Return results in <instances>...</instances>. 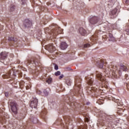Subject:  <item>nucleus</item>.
Instances as JSON below:
<instances>
[{"mask_svg":"<svg viewBox=\"0 0 129 129\" xmlns=\"http://www.w3.org/2000/svg\"><path fill=\"white\" fill-rule=\"evenodd\" d=\"M119 75L120 76V71L119 72Z\"/></svg>","mask_w":129,"mask_h":129,"instance_id":"39","label":"nucleus"},{"mask_svg":"<svg viewBox=\"0 0 129 129\" xmlns=\"http://www.w3.org/2000/svg\"><path fill=\"white\" fill-rule=\"evenodd\" d=\"M128 76V75H127V74L125 75V79H126V80H127V79H129V78H127Z\"/></svg>","mask_w":129,"mask_h":129,"instance_id":"33","label":"nucleus"},{"mask_svg":"<svg viewBox=\"0 0 129 129\" xmlns=\"http://www.w3.org/2000/svg\"><path fill=\"white\" fill-rule=\"evenodd\" d=\"M63 119L65 122V124L63 123H61V125H63V127H68V128H69V127H68V124H69V117L67 116H64L63 117Z\"/></svg>","mask_w":129,"mask_h":129,"instance_id":"7","label":"nucleus"},{"mask_svg":"<svg viewBox=\"0 0 129 129\" xmlns=\"http://www.w3.org/2000/svg\"><path fill=\"white\" fill-rule=\"evenodd\" d=\"M48 28H47V29H46V30H47V31H48Z\"/></svg>","mask_w":129,"mask_h":129,"instance_id":"43","label":"nucleus"},{"mask_svg":"<svg viewBox=\"0 0 129 129\" xmlns=\"http://www.w3.org/2000/svg\"><path fill=\"white\" fill-rule=\"evenodd\" d=\"M54 69L55 70H58V69H59V68L58 67V65H55L54 66Z\"/></svg>","mask_w":129,"mask_h":129,"instance_id":"31","label":"nucleus"},{"mask_svg":"<svg viewBox=\"0 0 129 129\" xmlns=\"http://www.w3.org/2000/svg\"><path fill=\"white\" fill-rule=\"evenodd\" d=\"M5 96H6V97H8V96H9V93L8 92H6Z\"/></svg>","mask_w":129,"mask_h":129,"instance_id":"35","label":"nucleus"},{"mask_svg":"<svg viewBox=\"0 0 129 129\" xmlns=\"http://www.w3.org/2000/svg\"><path fill=\"white\" fill-rule=\"evenodd\" d=\"M96 65L98 66V67H99V68L100 69H105V72H106V73H107V74H108V72H107V70L105 68H104V61L103 60H98V61H97L96 63Z\"/></svg>","mask_w":129,"mask_h":129,"instance_id":"4","label":"nucleus"},{"mask_svg":"<svg viewBox=\"0 0 129 129\" xmlns=\"http://www.w3.org/2000/svg\"><path fill=\"white\" fill-rule=\"evenodd\" d=\"M19 84L20 85L21 88H23L24 84H25V82L24 81H21Z\"/></svg>","mask_w":129,"mask_h":129,"instance_id":"22","label":"nucleus"},{"mask_svg":"<svg viewBox=\"0 0 129 129\" xmlns=\"http://www.w3.org/2000/svg\"><path fill=\"white\" fill-rule=\"evenodd\" d=\"M46 82H47V83H48V84H51V83L52 82V78H49L46 81Z\"/></svg>","mask_w":129,"mask_h":129,"instance_id":"21","label":"nucleus"},{"mask_svg":"<svg viewBox=\"0 0 129 129\" xmlns=\"http://www.w3.org/2000/svg\"><path fill=\"white\" fill-rule=\"evenodd\" d=\"M8 41H15V38L13 37H9Z\"/></svg>","mask_w":129,"mask_h":129,"instance_id":"24","label":"nucleus"},{"mask_svg":"<svg viewBox=\"0 0 129 129\" xmlns=\"http://www.w3.org/2000/svg\"><path fill=\"white\" fill-rule=\"evenodd\" d=\"M38 105V99L36 98H33L31 102L30 106L32 108H36Z\"/></svg>","mask_w":129,"mask_h":129,"instance_id":"5","label":"nucleus"},{"mask_svg":"<svg viewBox=\"0 0 129 129\" xmlns=\"http://www.w3.org/2000/svg\"><path fill=\"white\" fill-rule=\"evenodd\" d=\"M75 85H76V86H77V87H78L77 91H78V93H80V89H81V85H80V84L77 85V84H75Z\"/></svg>","mask_w":129,"mask_h":129,"instance_id":"18","label":"nucleus"},{"mask_svg":"<svg viewBox=\"0 0 129 129\" xmlns=\"http://www.w3.org/2000/svg\"><path fill=\"white\" fill-rule=\"evenodd\" d=\"M109 74L114 77V78H117L118 77V71L114 70H110V71L109 72Z\"/></svg>","mask_w":129,"mask_h":129,"instance_id":"6","label":"nucleus"},{"mask_svg":"<svg viewBox=\"0 0 129 129\" xmlns=\"http://www.w3.org/2000/svg\"><path fill=\"white\" fill-rule=\"evenodd\" d=\"M108 36H109L110 39H111V40H112V39H113V36L112 35V34L109 33L108 34Z\"/></svg>","mask_w":129,"mask_h":129,"instance_id":"26","label":"nucleus"},{"mask_svg":"<svg viewBox=\"0 0 129 129\" xmlns=\"http://www.w3.org/2000/svg\"><path fill=\"white\" fill-rule=\"evenodd\" d=\"M127 89L129 90V83L126 85Z\"/></svg>","mask_w":129,"mask_h":129,"instance_id":"37","label":"nucleus"},{"mask_svg":"<svg viewBox=\"0 0 129 129\" xmlns=\"http://www.w3.org/2000/svg\"><path fill=\"white\" fill-rule=\"evenodd\" d=\"M30 87H28V88L26 87V89H29Z\"/></svg>","mask_w":129,"mask_h":129,"instance_id":"40","label":"nucleus"},{"mask_svg":"<svg viewBox=\"0 0 129 129\" xmlns=\"http://www.w3.org/2000/svg\"><path fill=\"white\" fill-rule=\"evenodd\" d=\"M22 5L24 6L27 4V0H22Z\"/></svg>","mask_w":129,"mask_h":129,"instance_id":"27","label":"nucleus"},{"mask_svg":"<svg viewBox=\"0 0 129 129\" xmlns=\"http://www.w3.org/2000/svg\"><path fill=\"white\" fill-rule=\"evenodd\" d=\"M120 69L122 71H126V69H127V68H126V67H125V66L122 64L120 66Z\"/></svg>","mask_w":129,"mask_h":129,"instance_id":"17","label":"nucleus"},{"mask_svg":"<svg viewBox=\"0 0 129 129\" xmlns=\"http://www.w3.org/2000/svg\"><path fill=\"white\" fill-rule=\"evenodd\" d=\"M11 110L14 114L18 113V108H17V103L16 102H12L10 103Z\"/></svg>","mask_w":129,"mask_h":129,"instance_id":"1","label":"nucleus"},{"mask_svg":"<svg viewBox=\"0 0 129 129\" xmlns=\"http://www.w3.org/2000/svg\"><path fill=\"white\" fill-rule=\"evenodd\" d=\"M15 8H16V6L14 5H11L10 6V11L11 12H14L15 11Z\"/></svg>","mask_w":129,"mask_h":129,"instance_id":"20","label":"nucleus"},{"mask_svg":"<svg viewBox=\"0 0 129 129\" xmlns=\"http://www.w3.org/2000/svg\"><path fill=\"white\" fill-rule=\"evenodd\" d=\"M99 21V17L97 16H93L90 18L89 22L91 25H95Z\"/></svg>","mask_w":129,"mask_h":129,"instance_id":"2","label":"nucleus"},{"mask_svg":"<svg viewBox=\"0 0 129 129\" xmlns=\"http://www.w3.org/2000/svg\"><path fill=\"white\" fill-rule=\"evenodd\" d=\"M41 93V91H39V94H40Z\"/></svg>","mask_w":129,"mask_h":129,"instance_id":"41","label":"nucleus"},{"mask_svg":"<svg viewBox=\"0 0 129 129\" xmlns=\"http://www.w3.org/2000/svg\"><path fill=\"white\" fill-rule=\"evenodd\" d=\"M45 49L50 53H53L56 50V48L53 45V44L46 45Z\"/></svg>","mask_w":129,"mask_h":129,"instance_id":"3","label":"nucleus"},{"mask_svg":"<svg viewBox=\"0 0 129 129\" xmlns=\"http://www.w3.org/2000/svg\"><path fill=\"white\" fill-rule=\"evenodd\" d=\"M87 81L88 85H92L93 84V79H91V78H88Z\"/></svg>","mask_w":129,"mask_h":129,"instance_id":"14","label":"nucleus"},{"mask_svg":"<svg viewBox=\"0 0 129 129\" xmlns=\"http://www.w3.org/2000/svg\"><path fill=\"white\" fill-rule=\"evenodd\" d=\"M32 121L34 123H37V122H38V119H37V118H34V120Z\"/></svg>","mask_w":129,"mask_h":129,"instance_id":"30","label":"nucleus"},{"mask_svg":"<svg viewBox=\"0 0 129 129\" xmlns=\"http://www.w3.org/2000/svg\"><path fill=\"white\" fill-rule=\"evenodd\" d=\"M24 25L25 28H30V27L32 26V22H31V21L27 19L25 20V21L24 22Z\"/></svg>","mask_w":129,"mask_h":129,"instance_id":"8","label":"nucleus"},{"mask_svg":"<svg viewBox=\"0 0 129 129\" xmlns=\"http://www.w3.org/2000/svg\"><path fill=\"white\" fill-rule=\"evenodd\" d=\"M68 47V45H67V43L65 42H62L61 43L60 47L61 50H65V49H67V48Z\"/></svg>","mask_w":129,"mask_h":129,"instance_id":"10","label":"nucleus"},{"mask_svg":"<svg viewBox=\"0 0 129 129\" xmlns=\"http://www.w3.org/2000/svg\"><path fill=\"white\" fill-rule=\"evenodd\" d=\"M60 74L61 72L60 71H57L54 73V75H55V76H59V75H60Z\"/></svg>","mask_w":129,"mask_h":129,"instance_id":"23","label":"nucleus"},{"mask_svg":"<svg viewBox=\"0 0 129 129\" xmlns=\"http://www.w3.org/2000/svg\"><path fill=\"white\" fill-rule=\"evenodd\" d=\"M7 56L8 53L6 52H2L0 54V59H2V60H5Z\"/></svg>","mask_w":129,"mask_h":129,"instance_id":"9","label":"nucleus"},{"mask_svg":"<svg viewBox=\"0 0 129 129\" xmlns=\"http://www.w3.org/2000/svg\"><path fill=\"white\" fill-rule=\"evenodd\" d=\"M90 47V44L87 43L84 45V48H89Z\"/></svg>","mask_w":129,"mask_h":129,"instance_id":"28","label":"nucleus"},{"mask_svg":"<svg viewBox=\"0 0 129 129\" xmlns=\"http://www.w3.org/2000/svg\"><path fill=\"white\" fill-rule=\"evenodd\" d=\"M111 14L112 15H115V14H116V10H114L113 11H111Z\"/></svg>","mask_w":129,"mask_h":129,"instance_id":"29","label":"nucleus"},{"mask_svg":"<svg viewBox=\"0 0 129 129\" xmlns=\"http://www.w3.org/2000/svg\"><path fill=\"white\" fill-rule=\"evenodd\" d=\"M13 72V70H11L8 73L4 75V78H10L11 77V73Z\"/></svg>","mask_w":129,"mask_h":129,"instance_id":"15","label":"nucleus"},{"mask_svg":"<svg viewBox=\"0 0 129 129\" xmlns=\"http://www.w3.org/2000/svg\"><path fill=\"white\" fill-rule=\"evenodd\" d=\"M79 31L80 34H81L82 36H85V35H86V30H85L83 28H80Z\"/></svg>","mask_w":129,"mask_h":129,"instance_id":"12","label":"nucleus"},{"mask_svg":"<svg viewBox=\"0 0 129 129\" xmlns=\"http://www.w3.org/2000/svg\"><path fill=\"white\" fill-rule=\"evenodd\" d=\"M49 34H50V35H52V36H57L58 34H60L59 32H58L57 30H51L50 31L48 32Z\"/></svg>","mask_w":129,"mask_h":129,"instance_id":"11","label":"nucleus"},{"mask_svg":"<svg viewBox=\"0 0 129 129\" xmlns=\"http://www.w3.org/2000/svg\"><path fill=\"white\" fill-rule=\"evenodd\" d=\"M27 62L28 63V64H34V63H35V61H32V60H28L27 61Z\"/></svg>","mask_w":129,"mask_h":129,"instance_id":"25","label":"nucleus"},{"mask_svg":"<svg viewBox=\"0 0 129 129\" xmlns=\"http://www.w3.org/2000/svg\"><path fill=\"white\" fill-rule=\"evenodd\" d=\"M96 77H97V78H98V79H99L101 81H105V79L103 77V76H102V75H101V74H97L96 75Z\"/></svg>","mask_w":129,"mask_h":129,"instance_id":"13","label":"nucleus"},{"mask_svg":"<svg viewBox=\"0 0 129 129\" xmlns=\"http://www.w3.org/2000/svg\"><path fill=\"white\" fill-rule=\"evenodd\" d=\"M63 77H64V75H61L59 77V79H62V78H63Z\"/></svg>","mask_w":129,"mask_h":129,"instance_id":"32","label":"nucleus"},{"mask_svg":"<svg viewBox=\"0 0 129 129\" xmlns=\"http://www.w3.org/2000/svg\"><path fill=\"white\" fill-rule=\"evenodd\" d=\"M70 70H71V68H66V71H70Z\"/></svg>","mask_w":129,"mask_h":129,"instance_id":"34","label":"nucleus"},{"mask_svg":"<svg viewBox=\"0 0 129 129\" xmlns=\"http://www.w3.org/2000/svg\"><path fill=\"white\" fill-rule=\"evenodd\" d=\"M89 90H90V91H91V92H92L93 91H96V90H97V88L96 87H92L91 88H90L89 89Z\"/></svg>","mask_w":129,"mask_h":129,"instance_id":"19","label":"nucleus"},{"mask_svg":"<svg viewBox=\"0 0 129 129\" xmlns=\"http://www.w3.org/2000/svg\"><path fill=\"white\" fill-rule=\"evenodd\" d=\"M128 0H126L125 1V4H128Z\"/></svg>","mask_w":129,"mask_h":129,"instance_id":"38","label":"nucleus"},{"mask_svg":"<svg viewBox=\"0 0 129 129\" xmlns=\"http://www.w3.org/2000/svg\"><path fill=\"white\" fill-rule=\"evenodd\" d=\"M50 91L49 89H46L43 90V93L45 95V96H47V95H49V91Z\"/></svg>","mask_w":129,"mask_h":129,"instance_id":"16","label":"nucleus"},{"mask_svg":"<svg viewBox=\"0 0 129 129\" xmlns=\"http://www.w3.org/2000/svg\"><path fill=\"white\" fill-rule=\"evenodd\" d=\"M117 104H118V105L119 106H122V104H121V103H117Z\"/></svg>","mask_w":129,"mask_h":129,"instance_id":"36","label":"nucleus"},{"mask_svg":"<svg viewBox=\"0 0 129 129\" xmlns=\"http://www.w3.org/2000/svg\"><path fill=\"white\" fill-rule=\"evenodd\" d=\"M13 73H14V74H14V75H15V72H13Z\"/></svg>","mask_w":129,"mask_h":129,"instance_id":"42","label":"nucleus"}]
</instances>
